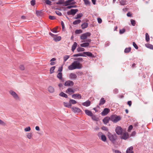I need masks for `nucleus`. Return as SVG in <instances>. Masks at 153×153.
I'll list each match as a JSON object with an SVG mask.
<instances>
[{
    "mask_svg": "<svg viewBox=\"0 0 153 153\" xmlns=\"http://www.w3.org/2000/svg\"><path fill=\"white\" fill-rule=\"evenodd\" d=\"M82 67V65L78 61H75L71 65L68 66V69L70 70H72L75 69H81Z\"/></svg>",
    "mask_w": 153,
    "mask_h": 153,
    "instance_id": "1",
    "label": "nucleus"
},
{
    "mask_svg": "<svg viewBox=\"0 0 153 153\" xmlns=\"http://www.w3.org/2000/svg\"><path fill=\"white\" fill-rule=\"evenodd\" d=\"M108 137L110 141L113 143H114L117 139V136L116 134H112L110 132L108 133Z\"/></svg>",
    "mask_w": 153,
    "mask_h": 153,
    "instance_id": "2",
    "label": "nucleus"
},
{
    "mask_svg": "<svg viewBox=\"0 0 153 153\" xmlns=\"http://www.w3.org/2000/svg\"><path fill=\"white\" fill-rule=\"evenodd\" d=\"M111 120L114 123H116L121 120L120 116H118L116 114L112 115L111 116Z\"/></svg>",
    "mask_w": 153,
    "mask_h": 153,
    "instance_id": "3",
    "label": "nucleus"
},
{
    "mask_svg": "<svg viewBox=\"0 0 153 153\" xmlns=\"http://www.w3.org/2000/svg\"><path fill=\"white\" fill-rule=\"evenodd\" d=\"M9 92L15 100H19V98L18 95L14 91L11 90L9 91Z\"/></svg>",
    "mask_w": 153,
    "mask_h": 153,
    "instance_id": "4",
    "label": "nucleus"
},
{
    "mask_svg": "<svg viewBox=\"0 0 153 153\" xmlns=\"http://www.w3.org/2000/svg\"><path fill=\"white\" fill-rule=\"evenodd\" d=\"M91 33L90 32H86L82 34L80 37V39L82 40H85L87 39V37L90 36L91 35Z\"/></svg>",
    "mask_w": 153,
    "mask_h": 153,
    "instance_id": "5",
    "label": "nucleus"
},
{
    "mask_svg": "<svg viewBox=\"0 0 153 153\" xmlns=\"http://www.w3.org/2000/svg\"><path fill=\"white\" fill-rule=\"evenodd\" d=\"M78 11L77 9H71L67 12V14L68 15H72L74 16L76 14Z\"/></svg>",
    "mask_w": 153,
    "mask_h": 153,
    "instance_id": "6",
    "label": "nucleus"
},
{
    "mask_svg": "<svg viewBox=\"0 0 153 153\" xmlns=\"http://www.w3.org/2000/svg\"><path fill=\"white\" fill-rule=\"evenodd\" d=\"M115 131L118 135H121L123 132L122 128L120 126H117L115 128Z\"/></svg>",
    "mask_w": 153,
    "mask_h": 153,
    "instance_id": "7",
    "label": "nucleus"
},
{
    "mask_svg": "<svg viewBox=\"0 0 153 153\" xmlns=\"http://www.w3.org/2000/svg\"><path fill=\"white\" fill-rule=\"evenodd\" d=\"M74 84V82L70 80H68L66 81L64 84V85L65 86H72Z\"/></svg>",
    "mask_w": 153,
    "mask_h": 153,
    "instance_id": "8",
    "label": "nucleus"
},
{
    "mask_svg": "<svg viewBox=\"0 0 153 153\" xmlns=\"http://www.w3.org/2000/svg\"><path fill=\"white\" fill-rule=\"evenodd\" d=\"M110 111V110L108 108H105L102 112L101 114L102 116L106 115Z\"/></svg>",
    "mask_w": 153,
    "mask_h": 153,
    "instance_id": "9",
    "label": "nucleus"
},
{
    "mask_svg": "<svg viewBox=\"0 0 153 153\" xmlns=\"http://www.w3.org/2000/svg\"><path fill=\"white\" fill-rule=\"evenodd\" d=\"M128 133L127 132H125L120 137V138L121 139L126 140L128 138Z\"/></svg>",
    "mask_w": 153,
    "mask_h": 153,
    "instance_id": "10",
    "label": "nucleus"
},
{
    "mask_svg": "<svg viewBox=\"0 0 153 153\" xmlns=\"http://www.w3.org/2000/svg\"><path fill=\"white\" fill-rule=\"evenodd\" d=\"M110 120H111V117H105L103 120V121L105 124H107L108 123Z\"/></svg>",
    "mask_w": 153,
    "mask_h": 153,
    "instance_id": "11",
    "label": "nucleus"
},
{
    "mask_svg": "<svg viewBox=\"0 0 153 153\" xmlns=\"http://www.w3.org/2000/svg\"><path fill=\"white\" fill-rule=\"evenodd\" d=\"M71 109L75 113H79L81 111V110L79 108L75 107L72 108Z\"/></svg>",
    "mask_w": 153,
    "mask_h": 153,
    "instance_id": "12",
    "label": "nucleus"
},
{
    "mask_svg": "<svg viewBox=\"0 0 153 153\" xmlns=\"http://www.w3.org/2000/svg\"><path fill=\"white\" fill-rule=\"evenodd\" d=\"M72 97L74 99H75L76 97L78 99H81L82 98L81 95L79 94H74L72 95Z\"/></svg>",
    "mask_w": 153,
    "mask_h": 153,
    "instance_id": "13",
    "label": "nucleus"
},
{
    "mask_svg": "<svg viewBox=\"0 0 153 153\" xmlns=\"http://www.w3.org/2000/svg\"><path fill=\"white\" fill-rule=\"evenodd\" d=\"M83 53L84 54V55H86L92 58H94V55L93 54L91 53L90 52H83Z\"/></svg>",
    "mask_w": 153,
    "mask_h": 153,
    "instance_id": "14",
    "label": "nucleus"
},
{
    "mask_svg": "<svg viewBox=\"0 0 153 153\" xmlns=\"http://www.w3.org/2000/svg\"><path fill=\"white\" fill-rule=\"evenodd\" d=\"M69 77L71 79H75L77 78V76L74 73H71L69 75Z\"/></svg>",
    "mask_w": 153,
    "mask_h": 153,
    "instance_id": "15",
    "label": "nucleus"
},
{
    "mask_svg": "<svg viewBox=\"0 0 153 153\" xmlns=\"http://www.w3.org/2000/svg\"><path fill=\"white\" fill-rule=\"evenodd\" d=\"M85 114L89 116H92L93 115V113L91 111H89L88 110L86 109L85 110Z\"/></svg>",
    "mask_w": 153,
    "mask_h": 153,
    "instance_id": "16",
    "label": "nucleus"
},
{
    "mask_svg": "<svg viewBox=\"0 0 153 153\" xmlns=\"http://www.w3.org/2000/svg\"><path fill=\"white\" fill-rule=\"evenodd\" d=\"M91 102L90 101L88 100L85 102L82 103V105L83 106L88 107L90 105Z\"/></svg>",
    "mask_w": 153,
    "mask_h": 153,
    "instance_id": "17",
    "label": "nucleus"
},
{
    "mask_svg": "<svg viewBox=\"0 0 153 153\" xmlns=\"http://www.w3.org/2000/svg\"><path fill=\"white\" fill-rule=\"evenodd\" d=\"M106 102V101L104 100V99L103 98H102L99 102V105H103Z\"/></svg>",
    "mask_w": 153,
    "mask_h": 153,
    "instance_id": "18",
    "label": "nucleus"
},
{
    "mask_svg": "<svg viewBox=\"0 0 153 153\" xmlns=\"http://www.w3.org/2000/svg\"><path fill=\"white\" fill-rule=\"evenodd\" d=\"M77 44L76 42H75L72 45L71 50L73 51H74L76 49Z\"/></svg>",
    "mask_w": 153,
    "mask_h": 153,
    "instance_id": "19",
    "label": "nucleus"
},
{
    "mask_svg": "<svg viewBox=\"0 0 153 153\" xmlns=\"http://www.w3.org/2000/svg\"><path fill=\"white\" fill-rule=\"evenodd\" d=\"M73 56L74 57H77L79 56L86 57V56L84 55L83 52V53H79L78 54H74L73 55Z\"/></svg>",
    "mask_w": 153,
    "mask_h": 153,
    "instance_id": "20",
    "label": "nucleus"
},
{
    "mask_svg": "<svg viewBox=\"0 0 153 153\" xmlns=\"http://www.w3.org/2000/svg\"><path fill=\"white\" fill-rule=\"evenodd\" d=\"M89 45V43L88 42L80 44V45L81 47H88Z\"/></svg>",
    "mask_w": 153,
    "mask_h": 153,
    "instance_id": "21",
    "label": "nucleus"
},
{
    "mask_svg": "<svg viewBox=\"0 0 153 153\" xmlns=\"http://www.w3.org/2000/svg\"><path fill=\"white\" fill-rule=\"evenodd\" d=\"M145 45L147 48L153 50V45L150 44H146Z\"/></svg>",
    "mask_w": 153,
    "mask_h": 153,
    "instance_id": "22",
    "label": "nucleus"
},
{
    "mask_svg": "<svg viewBox=\"0 0 153 153\" xmlns=\"http://www.w3.org/2000/svg\"><path fill=\"white\" fill-rule=\"evenodd\" d=\"M83 16V15L82 13H81L80 14H77L76 15V16H75L74 19H77L80 18L81 17Z\"/></svg>",
    "mask_w": 153,
    "mask_h": 153,
    "instance_id": "23",
    "label": "nucleus"
},
{
    "mask_svg": "<svg viewBox=\"0 0 153 153\" xmlns=\"http://www.w3.org/2000/svg\"><path fill=\"white\" fill-rule=\"evenodd\" d=\"M64 105L67 107H68V108H71V104L69 102V103H66L65 102H64Z\"/></svg>",
    "mask_w": 153,
    "mask_h": 153,
    "instance_id": "24",
    "label": "nucleus"
},
{
    "mask_svg": "<svg viewBox=\"0 0 153 153\" xmlns=\"http://www.w3.org/2000/svg\"><path fill=\"white\" fill-rule=\"evenodd\" d=\"M131 50V48L130 47L126 48L124 51V52L126 53L130 52Z\"/></svg>",
    "mask_w": 153,
    "mask_h": 153,
    "instance_id": "25",
    "label": "nucleus"
},
{
    "mask_svg": "<svg viewBox=\"0 0 153 153\" xmlns=\"http://www.w3.org/2000/svg\"><path fill=\"white\" fill-rule=\"evenodd\" d=\"M57 36L53 38V40L56 42L59 41L61 39V36H59L57 37Z\"/></svg>",
    "mask_w": 153,
    "mask_h": 153,
    "instance_id": "26",
    "label": "nucleus"
},
{
    "mask_svg": "<svg viewBox=\"0 0 153 153\" xmlns=\"http://www.w3.org/2000/svg\"><path fill=\"white\" fill-rule=\"evenodd\" d=\"M88 26V24L87 23H84L82 24L81 26L82 29H84L86 28Z\"/></svg>",
    "mask_w": 153,
    "mask_h": 153,
    "instance_id": "27",
    "label": "nucleus"
},
{
    "mask_svg": "<svg viewBox=\"0 0 153 153\" xmlns=\"http://www.w3.org/2000/svg\"><path fill=\"white\" fill-rule=\"evenodd\" d=\"M48 91L51 93H53L54 91V88L52 86H49L48 88Z\"/></svg>",
    "mask_w": 153,
    "mask_h": 153,
    "instance_id": "28",
    "label": "nucleus"
},
{
    "mask_svg": "<svg viewBox=\"0 0 153 153\" xmlns=\"http://www.w3.org/2000/svg\"><path fill=\"white\" fill-rule=\"evenodd\" d=\"M101 140L104 142H105L106 140V137L104 135H101L100 136Z\"/></svg>",
    "mask_w": 153,
    "mask_h": 153,
    "instance_id": "29",
    "label": "nucleus"
},
{
    "mask_svg": "<svg viewBox=\"0 0 153 153\" xmlns=\"http://www.w3.org/2000/svg\"><path fill=\"white\" fill-rule=\"evenodd\" d=\"M81 22V20L79 19L76 20L73 22V24L74 25H76L79 24Z\"/></svg>",
    "mask_w": 153,
    "mask_h": 153,
    "instance_id": "30",
    "label": "nucleus"
},
{
    "mask_svg": "<svg viewBox=\"0 0 153 153\" xmlns=\"http://www.w3.org/2000/svg\"><path fill=\"white\" fill-rule=\"evenodd\" d=\"M36 14L37 16H41L42 14V12L41 10H36Z\"/></svg>",
    "mask_w": 153,
    "mask_h": 153,
    "instance_id": "31",
    "label": "nucleus"
},
{
    "mask_svg": "<svg viewBox=\"0 0 153 153\" xmlns=\"http://www.w3.org/2000/svg\"><path fill=\"white\" fill-rule=\"evenodd\" d=\"M133 147L132 146L128 148L126 151V153H130L131 151H133Z\"/></svg>",
    "mask_w": 153,
    "mask_h": 153,
    "instance_id": "32",
    "label": "nucleus"
},
{
    "mask_svg": "<svg viewBox=\"0 0 153 153\" xmlns=\"http://www.w3.org/2000/svg\"><path fill=\"white\" fill-rule=\"evenodd\" d=\"M120 4L122 5H124L126 4V0H121L120 1Z\"/></svg>",
    "mask_w": 153,
    "mask_h": 153,
    "instance_id": "33",
    "label": "nucleus"
},
{
    "mask_svg": "<svg viewBox=\"0 0 153 153\" xmlns=\"http://www.w3.org/2000/svg\"><path fill=\"white\" fill-rule=\"evenodd\" d=\"M74 0H68V1L65 2V6H66L70 4V3H71L72 1H74Z\"/></svg>",
    "mask_w": 153,
    "mask_h": 153,
    "instance_id": "34",
    "label": "nucleus"
},
{
    "mask_svg": "<svg viewBox=\"0 0 153 153\" xmlns=\"http://www.w3.org/2000/svg\"><path fill=\"white\" fill-rule=\"evenodd\" d=\"M59 95L60 96L65 97V98H68L67 95L63 92H61L59 94Z\"/></svg>",
    "mask_w": 153,
    "mask_h": 153,
    "instance_id": "35",
    "label": "nucleus"
},
{
    "mask_svg": "<svg viewBox=\"0 0 153 153\" xmlns=\"http://www.w3.org/2000/svg\"><path fill=\"white\" fill-rule=\"evenodd\" d=\"M57 77L59 79L62 80V73L61 72H59L57 74Z\"/></svg>",
    "mask_w": 153,
    "mask_h": 153,
    "instance_id": "36",
    "label": "nucleus"
},
{
    "mask_svg": "<svg viewBox=\"0 0 153 153\" xmlns=\"http://www.w3.org/2000/svg\"><path fill=\"white\" fill-rule=\"evenodd\" d=\"M146 36V41L148 42L150 40L149 36V34L147 33H146L145 34Z\"/></svg>",
    "mask_w": 153,
    "mask_h": 153,
    "instance_id": "37",
    "label": "nucleus"
},
{
    "mask_svg": "<svg viewBox=\"0 0 153 153\" xmlns=\"http://www.w3.org/2000/svg\"><path fill=\"white\" fill-rule=\"evenodd\" d=\"M56 4H65V2L64 0H59Z\"/></svg>",
    "mask_w": 153,
    "mask_h": 153,
    "instance_id": "38",
    "label": "nucleus"
},
{
    "mask_svg": "<svg viewBox=\"0 0 153 153\" xmlns=\"http://www.w3.org/2000/svg\"><path fill=\"white\" fill-rule=\"evenodd\" d=\"M55 66H53L51 67L50 70V73L52 74L54 73V70L55 68Z\"/></svg>",
    "mask_w": 153,
    "mask_h": 153,
    "instance_id": "39",
    "label": "nucleus"
},
{
    "mask_svg": "<svg viewBox=\"0 0 153 153\" xmlns=\"http://www.w3.org/2000/svg\"><path fill=\"white\" fill-rule=\"evenodd\" d=\"M77 51L78 52L80 51H85V49L81 47H78L77 48Z\"/></svg>",
    "mask_w": 153,
    "mask_h": 153,
    "instance_id": "40",
    "label": "nucleus"
},
{
    "mask_svg": "<svg viewBox=\"0 0 153 153\" xmlns=\"http://www.w3.org/2000/svg\"><path fill=\"white\" fill-rule=\"evenodd\" d=\"M85 4L87 5H90V2L88 0H83Z\"/></svg>",
    "mask_w": 153,
    "mask_h": 153,
    "instance_id": "41",
    "label": "nucleus"
},
{
    "mask_svg": "<svg viewBox=\"0 0 153 153\" xmlns=\"http://www.w3.org/2000/svg\"><path fill=\"white\" fill-rule=\"evenodd\" d=\"M33 134L32 133H30L27 135V137L29 139H31L33 136Z\"/></svg>",
    "mask_w": 153,
    "mask_h": 153,
    "instance_id": "42",
    "label": "nucleus"
},
{
    "mask_svg": "<svg viewBox=\"0 0 153 153\" xmlns=\"http://www.w3.org/2000/svg\"><path fill=\"white\" fill-rule=\"evenodd\" d=\"M131 23L132 25L133 26H135L136 24V22L134 20L131 19Z\"/></svg>",
    "mask_w": 153,
    "mask_h": 153,
    "instance_id": "43",
    "label": "nucleus"
},
{
    "mask_svg": "<svg viewBox=\"0 0 153 153\" xmlns=\"http://www.w3.org/2000/svg\"><path fill=\"white\" fill-rule=\"evenodd\" d=\"M69 102L71 104H75L77 103V102L76 101L73 99H70Z\"/></svg>",
    "mask_w": 153,
    "mask_h": 153,
    "instance_id": "44",
    "label": "nucleus"
},
{
    "mask_svg": "<svg viewBox=\"0 0 153 153\" xmlns=\"http://www.w3.org/2000/svg\"><path fill=\"white\" fill-rule=\"evenodd\" d=\"M92 119L94 120L95 121H98L99 120V118L97 117L95 115H92L91 116Z\"/></svg>",
    "mask_w": 153,
    "mask_h": 153,
    "instance_id": "45",
    "label": "nucleus"
},
{
    "mask_svg": "<svg viewBox=\"0 0 153 153\" xmlns=\"http://www.w3.org/2000/svg\"><path fill=\"white\" fill-rule=\"evenodd\" d=\"M45 1V3L47 5H51V1H49V0H44Z\"/></svg>",
    "mask_w": 153,
    "mask_h": 153,
    "instance_id": "46",
    "label": "nucleus"
},
{
    "mask_svg": "<svg viewBox=\"0 0 153 153\" xmlns=\"http://www.w3.org/2000/svg\"><path fill=\"white\" fill-rule=\"evenodd\" d=\"M82 32V30H77L75 31V33L76 34H78L81 33Z\"/></svg>",
    "mask_w": 153,
    "mask_h": 153,
    "instance_id": "47",
    "label": "nucleus"
},
{
    "mask_svg": "<svg viewBox=\"0 0 153 153\" xmlns=\"http://www.w3.org/2000/svg\"><path fill=\"white\" fill-rule=\"evenodd\" d=\"M70 56L69 55H65L63 57L64 62H65L69 58Z\"/></svg>",
    "mask_w": 153,
    "mask_h": 153,
    "instance_id": "48",
    "label": "nucleus"
},
{
    "mask_svg": "<svg viewBox=\"0 0 153 153\" xmlns=\"http://www.w3.org/2000/svg\"><path fill=\"white\" fill-rule=\"evenodd\" d=\"M68 92H71L73 93H74V91L71 88H68L66 91V92L68 93Z\"/></svg>",
    "mask_w": 153,
    "mask_h": 153,
    "instance_id": "49",
    "label": "nucleus"
},
{
    "mask_svg": "<svg viewBox=\"0 0 153 153\" xmlns=\"http://www.w3.org/2000/svg\"><path fill=\"white\" fill-rule=\"evenodd\" d=\"M125 31V29L124 28H123L122 29H120L119 31V33L120 34H122L124 33Z\"/></svg>",
    "mask_w": 153,
    "mask_h": 153,
    "instance_id": "50",
    "label": "nucleus"
},
{
    "mask_svg": "<svg viewBox=\"0 0 153 153\" xmlns=\"http://www.w3.org/2000/svg\"><path fill=\"white\" fill-rule=\"evenodd\" d=\"M133 45L134 47L136 49H137L138 48V46H137V45L136 43L134 42H133Z\"/></svg>",
    "mask_w": 153,
    "mask_h": 153,
    "instance_id": "51",
    "label": "nucleus"
},
{
    "mask_svg": "<svg viewBox=\"0 0 153 153\" xmlns=\"http://www.w3.org/2000/svg\"><path fill=\"white\" fill-rule=\"evenodd\" d=\"M0 125L3 126H5L6 125V123L2 120L0 119Z\"/></svg>",
    "mask_w": 153,
    "mask_h": 153,
    "instance_id": "52",
    "label": "nucleus"
},
{
    "mask_svg": "<svg viewBox=\"0 0 153 153\" xmlns=\"http://www.w3.org/2000/svg\"><path fill=\"white\" fill-rule=\"evenodd\" d=\"M74 60H78L81 61H82L83 59L81 57H79L78 58H74Z\"/></svg>",
    "mask_w": 153,
    "mask_h": 153,
    "instance_id": "53",
    "label": "nucleus"
},
{
    "mask_svg": "<svg viewBox=\"0 0 153 153\" xmlns=\"http://www.w3.org/2000/svg\"><path fill=\"white\" fill-rule=\"evenodd\" d=\"M31 4L32 6H34L36 4V1L35 0H32L30 1Z\"/></svg>",
    "mask_w": 153,
    "mask_h": 153,
    "instance_id": "54",
    "label": "nucleus"
},
{
    "mask_svg": "<svg viewBox=\"0 0 153 153\" xmlns=\"http://www.w3.org/2000/svg\"><path fill=\"white\" fill-rule=\"evenodd\" d=\"M31 128L29 126L25 128L24 130L25 131H28L30 130Z\"/></svg>",
    "mask_w": 153,
    "mask_h": 153,
    "instance_id": "55",
    "label": "nucleus"
},
{
    "mask_svg": "<svg viewBox=\"0 0 153 153\" xmlns=\"http://www.w3.org/2000/svg\"><path fill=\"white\" fill-rule=\"evenodd\" d=\"M49 19L52 20H53L56 19L55 17L54 16H49Z\"/></svg>",
    "mask_w": 153,
    "mask_h": 153,
    "instance_id": "56",
    "label": "nucleus"
},
{
    "mask_svg": "<svg viewBox=\"0 0 153 153\" xmlns=\"http://www.w3.org/2000/svg\"><path fill=\"white\" fill-rule=\"evenodd\" d=\"M61 25L62 26V29L63 30H64L65 29V25L63 22L62 21L61 22Z\"/></svg>",
    "mask_w": 153,
    "mask_h": 153,
    "instance_id": "57",
    "label": "nucleus"
},
{
    "mask_svg": "<svg viewBox=\"0 0 153 153\" xmlns=\"http://www.w3.org/2000/svg\"><path fill=\"white\" fill-rule=\"evenodd\" d=\"M20 69L22 71L24 70L25 68L23 65H20L19 66Z\"/></svg>",
    "mask_w": 153,
    "mask_h": 153,
    "instance_id": "58",
    "label": "nucleus"
},
{
    "mask_svg": "<svg viewBox=\"0 0 153 153\" xmlns=\"http://www.w3.org/2000/svg\"><path fill=\"white\" fill-rule=\"evenodd\" d=\"M76 7V5H70L67 7V8L68 9H71L73 7Z\"/></svg>",
    "mask_w": 153,
    "mask_h": 153,
    "instance_id": "59",
    "label": "nucleus"
},
{
    "mask_svg": "<svg viewBox=\"0 0 153 153\" xmlns=\"http://www.w3.org/2000/svg\"><path fill=\"white\" fill-rule=\"evenodd\" d=\"M101 128L102 130L105 131H107L108 130V128L107 127L104 126H102V127Z\"/></svg>",
    "mask_w": 153,
    "mask_h": 153,
    "instance_id": "60",
    "label": "nucleus"
},
{
    "mask_svg": "<svg viewBox=\"0 0 153 153\" xmlns=\"http://www.w3.org/2000/svg\"><path fill=\"white\" fill-rule=\"evenodd\" d=\"M57 28L58 27H57L55 30L54 29V28H53V29L51 30V31L53 33H56L57 32Z\"/></svg>",
    "mask_w": 153,
    "mask_h": 153,
    "instance_id": "61",
    "label": "nucleus"
},
{
    "mask_svg": "<svg viewBox=\"0 0 153 153\" xmlns=\"http://www.w3.org/2000/svg\"><path fill=\"white\" fill-rule=\"evenodd\" d=\"M113 92L115 94H117L118 92V90L117 88H115L113 91Z\"/></svg>",
    "mask_w": 153,
    "mask_h": 153,
    "instance_id": "62",
    "label": "nucleus"
},
{
    "mask_svg": "<svg viewBox=\"0 0 153 153\" xmlns=\"http://www.w3.org/2000/svg\"><path fill=\"white\" fill-rule=\"evenodd\" d=\"M56 13L58 16H61L62 15V14L61 12L58 11H56Z\"/></svg>",
    "mask_w": 153,
    "mask_h": 153,
    "instance_id": "63",
    "label": "nucleus"
},
{
    "mask_svg": "<svg viewBox=\"0 0 153 153\" xmlns=\"http://www.w3.org/2000/svg\"><path fill=\"white\" fill-rule=\"evenodd\" d=\"M49 34L53 38H54V37H55L57 36V35H56L53 34V33H51V32H49Z\"/></svg>",
    "mask_w": 153,
    "mask_h": 153,
    "instance_id": "64",
    "label": "nucleus"
}]
</instances>
